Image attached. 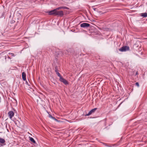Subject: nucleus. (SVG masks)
Listing matches in <instances>:
<instances>
[{
	"label": "nucleus",
	"instance_id": "11",
	"mask_svg": "<svg viewBox=\"0 0 147 147\" xmlns=\"http://www.w3.org/2000/svg\"><path fill=\"white\" fill-rule=\"evenodd\" d=\"M140 16L144 18L147 17V13H142L140 14Z\"/></svg>",
	"mask_w": 147,
	"mask_h": 147
},
{
	"label": "nucleus",
	"instance_id": "1",
	"mask_svg": "<svg viewBox=\"0 0 147 147\" xmlns=\"http://www.w3.org/2000/svg\"><path fill=\"white\" fill-rule=\"evenodd\" d=\"M129 49V48L128 46H124L121 47L119 49V50L121 51L124 52L128 51Z\"/></svg>",
	"mask_w": 147,
	"mask_h": 147
},
{
	"label": "nucleus",
	"instance_id": "10",
	"mask_svg": "<svg viewBox=\"0 0 147 147\" xmlns=\"http://www.w3.org/2000/svg\"><path fill=\"white\" fill-rule=\"evenodd\" d=\"M68 9L69 8L68 7L65 6L60 7L56 8L57 10L61 9Z\"/></svg>",
	"mask_w": 147,
	"mask_h": 147
},
{
	"label": "nucleus",
	"instance_id": "17",
	"mask_svg": "<svg viewBox=\"0 0 147 147\" xmlns=\"http://www.w3.org/2000/svg\"><path fill=\"white\" fill-rule=\"evenodd\" d=\"M135 85L136 86H137L138 87L139 86V84L138 82H136L135 83Z\"/></svg>",
	"mask_w": 147,
	"mask_h": 147
},
{
	"label": "nucleus",
	"instance_id": "13",
	"mask_svg": "<svg viewBox=\"0 0 147 147\" xmlns=\"http://www.w3.org/2000/svg\"><path fill=\"white\" fill-rule=\"evenodd\" d=\"M30 140L31 141L33 142L34 143H36V141L32 138L30 137Z\"/></svg>",
	"mask_w": 147,
	"mask_h": 147
},
{
	"label": "nucleus",
	"instance_id": "5",
	"mask_svg": "<svg viewBox=\"0 0 147 147\" xmlns=\"http://www.w3.org/2000/svg\"><path fill=\"white\" fill-rule=\"evenodd\" d=\"M80 27L82 28H86L89 27L90 26V24H89L84 23L80 24Z\"/></svg>",
	"mask_w": 147,
	"mask_h": 147
},
{
	"label": "nucleus",
	"instance_id": "22",
	"mask_svg": "<svg viewBox=\"0 0 147 147\" xmlns=\"http://www.w3.org/2000/svg\"><path fill=\"white\" fill-rule=\"evenodd\" d=\"M7 130L8 131H9V130L8 129H7Z\"/></svg>",
	"mask_w": 147,
	"mask_h": 147
},
{
	"label": "nucleus",
	"instance_id": "3",
	"mask_svg": "<svg viewBox=\"0 0 147 147\" xmlns=\"http://www.w3.org/2000/svg\"><path fill=\"white\" fill-rule=\"evenodd\" d=\"M97 109V108H94L91 110V111H90L88 114L86 115L83 114V115H84L85 116H89L90 115H91L92 114L94 113Z\"/></svg>",
	"mask_w": 147,
	"mask_h": 147
},
{
	"label": "nucleus",
	"instance_id": "12",
	"mask_svg": "<svg viewBox=\"0 0 147 147\" xmlns=\"http://www.w3.org/2000/svg\"><path fill=\"white\" fill-rule=\"evenodd\" d=\"M5 141V140L2 138H0V143L2 144H4Z\"/></svg>",
	"mask_w": 147,
	"mask_h": 147
},
{
	"label": "nucleus",
	"instance_id": "4",
	"mask_svg": "<svg viewBox=\"0 0 147 147\" xmlns=\"http://www.w3.org/2000/svg\"><path fill=\"white\" fill-rule=\"evenodd\" d=\"M59 80L65 85H67L69 84L68 82L62 76L59 78Z\"/></svg>",
	"mask_w": 147,
	"mask_h": 147
},
{
	"label": "nucleus",
	"instance_id": "8",
	"mask_svg": "<svg viewBox=\"0 0 147 147\" xmlns=\"http://www.w3.org/2000/svg\"><path fill=\"white\" fill-rule=\"evenodd\" d=\"M55 71L56 72V74L59 77V78H60V77H62V76L60 75V74L58 70H57V67H55Z\"/></svg>",
	"mask_w": 147,
	"mask_h": 147
},
{
	"label": "nucleus",
	"instance_id": "6",
	"mask_svg": "<svg viewBox=\"0 0 147 147\" xmlns=\"http://www.w3.org/2000/svg\"><path fill=\"white\" fill-rule=\"evenodd\" d=\"M14 114V112L12 111H9L8 113V116L11 119L13 116Z\"/></svg>",
	"mask_w": 147,
	"mask_h": 147
},
{
	"label": "nucleus",
	"instance_id": "15",
	"mask_svg": "<svg viewBox=\"0 0 147 147\" xmlns=\"http://www.w3.org/2000/svg\"><path fill=\"white\" fill-rule=\"evenodd\" d=\"M7 58H8L10 59H11V58H10V57L8 55H7V56L6 55V56H5V60H6Z\"/></svg>",
	"mask_w": 147,
	"mask_h": 147
},
{
	"label": "nucleus",
	"instance_id": "20",
	"mask_svg": "<svg viewBox=\"0 0 147 147\" xmlns=\"http://www.w3.org/2000/svg\"><path fill=\"white\" fill-rule=\"evenodd\" d=\"M138 74V72H137L136 73V75H137Z\"/></svg>",
	"mask_w": 147,
	"mask_h": 147
},
{
	"label": "nucleus",
	"instance_id": "14",
	"mask_svg": "<svg viewBox=\"0 0 147 147\" xmlns=\"http://www.w3.org/2000/svg\"><path fill=\"white\" fill-rule=\"evenodd\" d=\"M8 55H11V56L14 57L15 56V55H14V54L13 53H9Z\"/></svg>",
	"mask_w": 147,
	"mask_h": 147
},
{
	"label": "nucleus",
	"instance_id": "21",
	"mask_svg": "<svg viewBox=\"0 0 147 147\" xmlns=\"http://www.w3.org/2000/svg\"><path fill=\"white\" fill-rule=\"evenodd\" d=\"M103 144L106 146H107V145H106V144L105 143H103Z\"/></svg>",
	"mask_w": 147,
	"mask_h": 147
},
{
	"label": "nucleus",
	"instance_id": "2",
	"mask_svg": "<svg viewBox=\"0 0 147 147\" xmlns=\"http://www.w3.org/2000/svg\"><path fill=\"white\" fill-rule=\"evenodd\" d=\"M57 10V9L56 8L50 11H48L47 12V13H48L49 15H56Z\"/></svg>",
	"mask_w": 147,
	"mask_h": 147
},
{
	"label": "nucleus",
	"instance_id": "16",
	"mask_svg": "<svg viewBox=\"0 0 147 147\" xmlns=\"http://www.w3.org/2000/svg\"><path fill=\"white\" fill-rule=\"evenodd\" d=\"M26 85H28V86H30V84H29L28 82L26 81Z\"/></svg>",
	"mask_w": 147,
	"mask_h": 147
},
{
	"label": "nucleus",
	"instance_id": "18",
	"mask_svg": "<svg viewBox=\"0 0 147 147\" xmlns=\"http://www.w3.org/2000/svg\"><path fill=\"white\" fill-rule=\"evenodd\" d=\"M52 119L55 121H57V120L55 118V117H53Z\"/></svg>",
	"mask_w": 147,
	"mask_h": 147
},
{
	"label": "nucleus",
	"instance_id": "19",
	"mask_svg": "<svg viewBox=\"0 0 147 147\" xmlns=\"http://www.w3.org/2000/svg\"><path fill=\"white\" fill-rule=\"evenodd\" d=\"M49 117H51V118H52V119L53 117L51 115H49Z\"/></svg>",
	"mask_w": 147,
	"mask_h": 147
},
{
	"label": "nucleus",
	"instance_id": "7",
	"mask_svg": "<svg viewBox=\"0 0 147 147\" xmlns=\"http://www.w3.org/2000/svg\"><path fill=\"white\" fill-rule=\"evenodd\" d=\"M59 15L61 16H62L63 15V12L62 11H56V15Z\"/></svg>",
	"mask_w": 147,
	"mask_h": 147
},
{
	"label": "nucleus",
	"instance_id": "9",
	"mask_svg": "<svg viewBox=\"0 0 147 147\" xmlns=\"http://www.w3.org/2000/svg\"><path fill=\"white\" fill-rule=\"evenodd\" d=\"M26 75L25 73L23 72L22 74V79L24 81L26 80Z\"/></svg>",
	"mask_w": 147,
	"mask_h": 147
}]
</instances>
